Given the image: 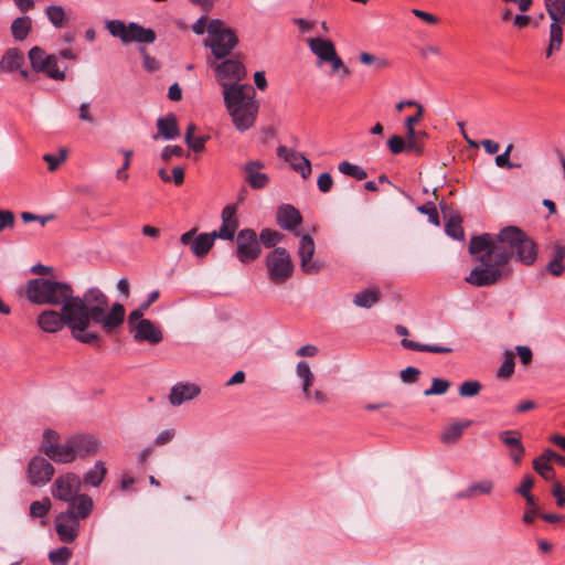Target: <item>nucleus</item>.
Here are the masks:
<instances>
[{
    "instance_id": "e2e57ef3",
    "label": "nucleus",
    "mask_w": 565,
    "mask_h": 565,
    "mask_svg": "<svg viewBox=\"0 0 565 565\" xmlns=\"http://www.w3.org/2000/svg\"><path fill=\"white\" fill-rule=\"evenodd\" d=\"M318 189L322 193H328L333 185V179L330 173L323 172L319 175L317 181Z\"/></svg>"
},
{
    "instance_id": "4c0bfd02",
    "label": "nucleus",
    "mask_w": 565,
    "mask_h": 565,
    "mask_svg": "<svg viewBox=\"0 0 565 565\" xmlns=\"http://www.w3.org/2000/svg\"><path fill=\"white\" fill-rule=\"evenodd\" d=\"M544 3L552 21L565 19V0H544Z\"/></svg>"
},
{
    "instance_id": "a211bd4d",
    "label": "nucleus",
    "mask_w": 565,
    "mask_h": 565,
    "mask_svg": "<svg viewBox=\"0 0 565 565\" xmlns=\"http://www.w3.org/2000/svg\"><path fill=\"white\" fill-rule=\"evenodd\" d=\"M68 508L65 511V515L68 516L71 521H79L87 519L93 509L94 501L88 494H77L73 502H67Z\"/></svg>"
},
{
    "instance_id": "c85d7f7f",
    "label": "nucleus",
    "mask_w": 565,
    "mask_h": 565,
    "mask_svg": "<svg viewBox=\"0 0 565 565\" xmlns=\"http://www.w3.org/2000/svg\"><path fill=\"white\" fill-rule=\"evenodd\" d=\"M471 424L472 420H466L463 423L457 422L447 426L440 436V440L446 445L457 443L461 438L465 428L469 427Z\"/></svg>"
},
{
    "instance_id": "cd10ccee",
    "label": "nucleus",
    "mask_w": 565,
    "mask_h": 565,
    "mask_svg": "<svg viewBox=\"0 0 565 565\" xmlns=\"http://www.w3.org/2000/svg\"><path fill=\"white\" fill-rule=\"evenodd\" d=\"M49 458L56 463H70L75 461L71 437H68L64 443L56 445Z\"/></svg>"
},
{
    "instance_id": "b1692460",
    "label": "nucleus",
    "mask_w": 565,
    "mask_h": 565,
    "mask_svg": "<svg viewBox=\"0 0 565 565\" xmlns=\"http://www.w3.org/2000/svg\"><path fill=\"white\" fill-rule=\"evenodd\" d=\"M158 132L153 136V139L163 138L166 140H172L180 136L177 118L173 114H168L164 117H160L157 120Z\"/></svg>"
},
{
    "instance_id": "e433bc0d",
    "label": "nucleus",
    "mask_w": 565,
    "mask_h": 565,
    "mask_svg": "<svg viewBox=\"0 0 565 565\" xmlns=\"http://www.w3.org/2000/svg\"><path fill=\"white\" fill-rule=\"evenodd\" d=\"M60 434L53 429H45L42 436V443L40 446V451L45 456H50L55 449L56 445H58Z\"/></svg>"
},
{
    "instance_id": "4468645a",
    "label": "nucleus",
    "mask_w": 565,
    "mask_h": 565,
    "mask_svg": "<svg viewBox=\"0 0 565 565\" xmlns=\"http://www.w3.org/2000/svg\"><path fill=\"white\" fill-rule=\"evenodd\" d=\"M258 107V102H256L227 110L237 130L243 132L254 126Z\"/></svg>"
},
{
    "instance_id": "423d86ee",
    "label": "nucleus",
    "mask_w": 565,
    "mask_h": 565,
    "mask_svg": "<svg viewBox=\"0 0 565 565\" xmlns=\"http://www.w3.org/2000/svg\"><path fill=\"white\" fill-rule=\"evenodd\" d=\"M266 268L269 280L276 285L286 282L295 270L291 256L284 247H275L268 253Z\"/></svg>"
},
{
    "instance_id": "7c9ffc66",
    "label": "nucleus",
    "mask_w": 565,
    "mask_h": 565,
    "mask_svg": "<svg viewBox=\"0 0 565 565\" xmlns=\"http://www.w3.org/2000/svg\"><path fill=\"white\" fill-rule=\"evenodd\" d=\"M406 139L408 152L422 154L424 152V141L427 138V132L423 130H415V127L406 128Z\"/></svg>"
},
{
    "instance_id": "5fc2aeb1",
    "label": "nucleus",
    "mask_w": 565,
    "mask_h": 565,
    "mask_svg": "<svg viewBox=\"0 0 565 565\" xmlns=\"http://www.w3.org/2000/svg\"><path fill=\"white\" fill-rule=\"evenodd\" d=\"M514 359H513V354L512 352L510 351H507L505 352V359L503 361V363L501 364V366L499 367L498 372H497V376L498 377H509L513 374L514 372Z\"/></svg>"
},
{
    "instance_id": "37998d69",
    "label": "nucleus",
    "mask_w": 565,
    "mask_h": 565,
    "mask_svg": "<svg viewBox=\"0 0 565 565\" xmlns=\"http://www.w3.org/2000/svg\"><path fill=\"white\" fill-rule=\"evenodd\" d=\"M71 557L72 551L66 546L58 547L49 553V559L52 565H67Z\"/></svg>"
},
{
    "instance_id": "2f4dec72",
    "label": "nucleus",
    "mask_w": 565,
    "mask_h": 565,
    "mask_svg": "<svg viewBox=\"0 0 565 565\" xmlns=\"http://www.w3.org/2000/svg\"><path fill=\"white\" fill-rule=\"evenodd\" d=\"M28 55L31 67L36 73L46 70L47 62L52 61V54H46L45 51L39 46H33Z\"/></svg>"
},
{
    "instance_id": "de8ad7c7",
    "label": "nucleus",
    "mask_w": 565,
    "mask_h": 565,
    "mask_svg": "<svg viewBox=\"0 0 565 565\" xmlns=\"http://www.w3.org/2000/svg\"><path fill=\"white\" fill-rule=\"evenodd\" d=\"M481 388L480 382L470 380L460 384L458 393L461 397H473L480 393Z\"/></svg>"
},
{
    "instance_id": "a878e982",
    "label": "nucleus",
    "mask_w": 565,
    "mask_h": 565,
    "mask_svg": "<svg viewBox=\"0 0 565 565\" xmlns=\"http://www.w3.org/2000/svg\"><path fill=\"white\" fill-rule=\"evenodd\" d=\"M309 47L322 62H327L337 53L334 44L328 39L313 38L309 41Z\"/></svg>"
},
{
    "instance_id": "2eb2a0df",
    "label": "nucleus",
    "mask_w": 565,
    "mask_h": 565,
    "mask_svg": "<svg viewBox=\"0 0 565 565\" xmlns=\"http://www.w3.org/2000/svg\"><path fill=\"white\" fill-rule=\"evenodd\" d=\"M74 459L87 458L96 455L100 449V441L88 434L71 436Z\"/></svg>"
},
{
    "instance_id": "09e8293b",
    "label": "nucleus",
    "mask_w": 565,
    "mask_h": 565,
    "mask_svg": "<svg viewBox=\"0 0 565 565\" xmlns=\"http://www.w3.org/2000/svg\"><path fill=\"white\" fill-rule=\"evenodd\" d=\"M565 19H561L559 22L552 21L550 25V41L554 46H561L563 43V26Z\"/></svg>"
},
{
    "instance_id": "20e7f679",
    "label": "nucleus",
    "mask_w": 565,
    "mask_h": 565,
    "mask_svg": "<svg viewBox=\"0 0 565 565\" xmlns=\"http://www.w3.org/2000/svg\"><path fill=\"white\" fill-rule=\"evenodd\" d=\"M207 39L204 45L210 47L216 60L224 58L231 54L238 43L233 29L225 25L220 19H212L207 23Z\"/></svg>"
},
{
    "instance_id": "bf43d9fd",
    "label": "nucleus",
    "mask_w": 565,
    "mask_h": 565,
    "mask_svg": "<svg viewBox=\"0 0 565 565\" xmlns=\"http://www.w3.org/2000/svg\"><path fill=\"white\" fill-rule=\"evenodd\" d=\"M121 153L124 154V163L122 166L116 171V178L120 181H127L128 180V172L127 170L130 167V160L134 154L132 150H121Z\"/></svg>"
},
{
    "instance_id": "69168bd1",
    "label": "nucleus",
    "mask_w": 565,
    "mask_h": 565,
    "mask_svg": "<svg viewBox=\"0 0 565 565\" xmlns=\"http://www.w3.org/2000/svg\"><path fill=\"white\" fill-rule=\"evenodd\" d=\"M78 118L82 121H86V122H89V124H95L96 122L95 118L90 114V104L89 103L85 102V103H82L79 105Z\"/></svg>"
},
{
    "instance_id": "0e129e2a",
    "label": "nucleus",
    "mask_w": 565,
    "mask_h": 565,
    "mask_svg": "<svg viewBox=\"0 0 565 565\" xmlns=\"http://www.w3.org/2000/svg\"><path fill=\"white\" fill-rule=\"evenodd\" d=\"M419 373L420 371L417 367L408 366L401 371L399 376L404 383H414L417 380Z\"/></svg>"
},
{
    "instance_id": "f257e3e1",
    "label": "nucleus",
    "mask_w": 565,
    "mask_h": 565,
    "mask_svg": "<svg viewBox=\"0 0 565 565\" xmlns=\"http://www.w3.org/2000/svg\"><path fill=\"white\" fill-rule=\"evenodd\" d=\"M468 250L479 265L465 280L478 288L495 285L509 277L511 269L508 265L511 259L532 266L539 254L536 243L521 227L514 225L501 228L498 234L473 236Z\"/></svg>"
},
{
    "instance_id": "f03ea898",
    "label": "nucleus",
    "mask_w": 565,
    "mask_h": 565,
    "mask_svg": "<svg viewBox=\"0 0 565 565\" xmlns=\"http://www.w3.org/2000/svg\"><path fill=\"white\" fill-rule=\"evenodd\" d=\"M108 297L97 287L84 292V300L65 303L60 311L47 309L38 316V326L47 333H55L67 327L72 337L85 344L99 341V334L90 331L92 323L98 324L102 330L110 334L125 321L126 309L124 305L114 302L108 309Z\"/></svg>"
},
{
    "instance_id": "a18cd8bd",
    "label": "nucleus",
    "mask_w": 565,
    "mask_h": 565,
    "mask_svg": "<svg viewBox=\"0 0 565 565\" xmlns=\"http://www.w3.org/2000/svg\"><path fill=\"white\" fill-rule=\"evenodd\" d=\"M445 231L447 235L458 241L462 239L465 236L463 228L461 227V218L459 216H451L445 225Z\"/></svg>"
},
{
    "instance_id": "ea45409f",
    "label": "nucleus",
    "mask_w": 565,
    "mask_h": 565,
    "mask_svg": "<svg viewBox=\"0 0 565 565\" xmlns=\"http://www.w3.org/2000/svg\"><path fill=\"white\" fill-rule=\"evenodd\" d=\"M303 399L307 403L315 405H326L329 403V397L327 393L319 388L308 387L307 390L301 391Z\"/></svg>"
},
{
    "instance_id": "a19ab883",
    "label": "nucleus",
    "mask_w": 565,
    "mask_h": 565,
    "mask_svg": "<svg viewBox=\"0 0 565 565\" xmlns=\"http://www.w3.org/2000/svg\"><path fill=\"white\" fill-rule=\"evenodd\" d=\"M282 238L284 234L270 228H264L259 234L260 246L264 245L266 248L275 247Z\"/></svg>"
},
{
    "instance_id": "603ef678",
    "label": "nucleus",
    "mask_w": 565,
    "mask_h": 565,
    "mask_svg": "<svg viewBox=\"0 0 565 565\" xmlns=\"http://www.w3.org/2000/svg\"><path fill=\"white\" fill-rule=\"evenodd\" d=\"M387 147L393 154H399L404 151L408 152L407 139L398 135H394L387 141Z\"/></svg>"
},
{
    "instance_id": "bb28decb",
    "label": "nucleus",
    "mask_w": 565,
    "mask_h": 565,
    "mask_svg": "<svg viewBox=\"0 0 565 565\" xmlns=\"http://www.w3.org/2000/svg\"><path fill=\"white\" fill-rule=\"evenodd\" d=\"M381 299V291L379 288L364 289L353 297V303L360 308L370 309L376 305Z\"/></svg>"
},
{
    "instance_id": "c9c22d12",
    "label": "nucleus",
    "mask_w": 565,
    "mask_h": 565,
    "mask_svg": "<svg viewBox=\"0 0 565 565\" xmlns=\"http://www.w3.org/2000/svg\"><path fill=\"white\" fill-rule=\"evenodd\" d=\"M402 345L406 349L418 351V352H431V353H450L451 348L431 344H422L413 340L403 339Z\"/></svg>"
},
{
    "instance_id": "6e6d98bb",
    "label": "nucleus",
    "mask_w": 565,
    "mask_h": 565,
    "mask_svg": "<svg viewBox=\"0 0 565 565\" xmlns=\"http://www.w3.org/2000/svg\"><path fill=\"white\" fill-rule=\"evenodd\" d=\"M40 73H45L50 78L55 81L65 79V72L58 70L57 57L55 55H52V61L47 62L46 70L41 71Z\"/></svg>"
},
{
    "instance_id": "aec40b11",
    "label": "nucleus",
    "mask_w": 565,
    "mask_h": 565,
    "mask_svg": "<svg viewBox=\"0 0 565 565\" xmlns=\"http://www.w3.org/2000/svg\"><path fill=\"white\" fill-rule=\"evenodd\" d=\"M264 168V163L259 160L248 161L244 166V172L246 173V182L254 190H262L269 183V178L266 173L260 170Z\"/></svg>"
},
{
    "instance_id": "393cba45",
    "label": "nucleus",
    "mask_w": 565,
    "mask_h": 565,
    "mask_svg": "<svg viewBox=\"0 0 565 565\" xmlns=\"http://www.w3.org/2000/svg\"><path fill=\"white\" fill-rule=\"evenodd\" d=\"M23 64L24 55L22 51L11 47L3 53L0 60V70L3 72H13L20 70Z\"/></svg>"
},
{
    "instance_id": "412c9836",
    "label": "nucleus",
    "mask_w": 565,
    "mask_h": 565,
    "mask_svg": "<svg viewBox=\"0 0 565 565\" xmlns=\"http://www.w3.org/2000/svg\"><path fill=\"white\" fill-rule=\"evenodd\" d=\"M276 222L282 230L294 231L302 222V216L296 207L285 204L278 207Z\"/></svg>"
},
{
    "instance_id": "7ed1b4c3",
    "label": "nucleus",
    "mask_w": 565,
    "mask_h": 565,
    "mask_svg": "<svg viewBox=\"0 0 565 565\" xmlns=\"http://www.w3.org/2000/svg\"><path fill=\"white\" fill-rule=\"evenodd\" d=\"M25 296L34 305L53 307H63L65 303L84 300V295H74L73 287L68 282L45 277L29 280L25 287Z\"/></svg>"
},
{
    "instance_id": "052dcab7",
    "label": "nucleus",
    "mask_w": 565,
    "mask_h": 565,
    "mask_svg": "<svg viewBox=\"0 0 565 565\" xmlns=\"http://www.w3.org/2000/svg\"><path fill=\"white\" fill-rule=\"evenodd\" d=\"M15 223L14 213L10 210H0V232L12 228Z\"/></svg>"
},
{
    "instance_id": "79ce46f5",
    "label": "nucleus",
    "mask_w": 565,
    "mask_h": 565,
    "mask_svg": "<svg viewBox=\"0 0 565 565\" xmlns=\"http://www.w3.org/2000/svg\"><path fill=\"white\" fill-rule=\"evenodd\" d=\"M533 469L545 480L553 479V467L550 460H544V451L533 460Z\"/></svg>"
},
{
    "instance_id": "9d476101",
    "label": "nucleus",
    "mask_w": 565,
    "mask_h": 565,
    "mask_svg": "<svg viewBox=\"0 0 565 565\" xmlns=\"http://www.w3.org/2000/svg\"><path fill=\"white\" fill-rule=\"evenodd\" d=\"M256 92L254 87L249 84H234L232 86H226L223 89V98L224 104L227 110L237 108L243 105H248L250 103H256L255 99Z\"/></svg>"
},
{
    "instance_id": "680f3d73",
    "label": "nucleus",
    "mask_w": 565,
    "mask_h": 565,
    "mask_svg": "<svg viewBox=\"0 0 565 565\" xmlns=\"http://www.w3.org/2000/svg\"><path fill=\"white\" fill-rule=\"evenodd\" d=\"M139 51L143 56L142 65L147 71L154 72V71L159 70V67H160L159 62L154 57H152L148 54L146 47H139Z\"/></svg>"
},
{
    "instance_id": "6ab92c4d",
    "label": "nucleus",
    "mask_w": 565,
    "mask_h": 565,
    "mask_svg": "<svg viewBox=\"0 0 565 565\" xmlns=\"http://www.w3.org/2000/svg\"><path fill=\"white\" fill-rule=\"evenodd\" d=\"M499 439L510 449V457L514 465L519 466L525 454L521 441V434L518 430H503L499 433Z\"/></svg>"
},
{
    "instance_id": "338daca9",
    "label": "nucleus",
    "mask_w": 565,
    "mask_h": 565,
    "mask_svg": "<svg viewBox=\"0 0 565 565\" xmlns=\"http://www.w3.org/2000/svg\"><path fill=\"white\" fill-rule=\"evenodd\" d=\"M515 351H516V354L520 358V361L524 365H527V364L531 363L532 358H533V353H532V350H531L530 347H527V345H518V347H515Z\"/></svg>"
},
{
    "instance_id": "473e14b6",
    "label": "nucleus",
    "mask_w": 565,
    "mask_h": 565,
    "mask_svg": "<svg viewBox=\"0 0 565 565\" xmlns=\"http://www.w3.org/2000/svg\"><path fill=\"white\" fill-rule=\"evenodd\" d=\"M277 156L282 158L295 171H297L301 164H303V161L307 160L302 153L288 149L286 146H279L277 148Z\"/></svg>"
},
{
    "instance_id": "9b49d317",
    "label": "nucleus",
    "mask_w": 565,
    "mask_h": 565,
    "mask_svg": "<svg viewBox=\"0 0 565 565\" xmlns=\"http://www.w3.org/2000/svg\"><path fill=\"white\" fill-rule=\"evenodd\" d=\"M54 472L53 465L40 456L33 457L28 465V479L32 486L39 487L47 483Z\"/></svg>"
},
{
    "instance_id": "6e6552de",
    "label": "nucleus",
    "mask_w": 565,
    "mask_h": 565,
    "mask_svg": "<svg viewBox=\"0 0 565 565\" xmlns=\"http://www.w3.org/2000/svg\"><path fill=\"white\" fill-rule=\"evenodd\" d=\"M262 254V247L257 234L252 228H243L236 237V256L242 263L257 259Z\"/></svg>"
},
{
    "instance_id": "f8f14e48",
    "label": "nucleus",
    "mask_w": 565,
    "mask_h": 565,
    "mask_svg": "<svg viewBox=\"0 0 565 565\" xmlns=\"http://www.w3.org/2000/svg\"><path fill=\"white\" fill-rule=\"evenodd\" d=\"M316 245L313 238L308 234H303L299 241L298 255L300 258V268L305 274H318L321 269V265L313 260Z\"/></svg>"
},
{
    "instance_id": "dca6fc26",
    "label": "nucleus",
    "mask_w": 565,
    "mask_h": 565,
    "mask_svg": "<svg viewBox=\"0 0 565 565\" xmlns=\"http://www.w3.org/2000/svg\"><path fill=\"white\" fill-rule=\"evenodd\" d=\"M222 225L217 231L211 232L213 237L233 241L235 233L238 228V220L236 217V207L234 205H226L222 211Z\"/></svg>"
},
{
    "instance_id": "864d4df0",
    "label": "nucleus",
    "mask_w": 565,
    "mask_h": 565,
    "mask_svg": "<svg viewBox=\"0 0 565 565\" xmlns=\"http://www.w3.org/2000/svg\"><path fill=\"white\" fill-rule=\"evenodd\" d=\"M564 259L556 250H553V258L546 266L547 271L553 276H561L564 273Z\"/></svg>"
},
{
    "instance_id": "f704fd0d",
    "label": "nucleus",
    "mask_w": 565,
    "mask_h": 565,
    "mask_svg": "<svg viewBox=\"0 0 565 565\" xmlns=\"http://www.w3.org/2000/svg\"><path fill=\"white\" fill-rule=\"evenodd\" d=\"M31 28L32 21L29 17H19L11 24V33L17 41H23L31 31Z\"/></svg>"
},
{
    "instance_id": "f3484780",
    "label": "nucleus",
    "mask_w": 565,
    "mask_h": 565,
    "mask_svg": "<svg viewBox=\"0 0 565 565\" xmlns=\"http://www.w3.org/2000/svg\"><path fill=\"white\" fill-rule=\"evenodd\" d=\"M134 339L137 342H148L150 344H158L162 341L163 334L159 327L151 320L145 319L135 326L131 331Z\"/></svg>"
},
{
    "instance_id": "8fccbe9b",
    "label": "nucleus",
    "mask_w": 565,
    "mask_h": 565,
    "mask_svg": "<svg viewBox=\"0 0 565 565\" xmlns=\"http://www.w3.org/2000/svg\"><path fill=\"white\" fill-rule=\"evenodd\" d=\"M450 387V382L444 379L434 377L431 381V386L424 391L425 396L430 395H443Z\"/></svg>"
},
{
    "instance_id": "0eeeda50",
    "label": "nucleus",
    "mask_w": 565,
    "mask_h": 565,
    "mask_svg": "<svg viewBox=\"0 0 565 565\" xmlns=\"http://www.w3.org/2000/svg\"><path fill=\"white\" fill-rule=\"evenodd\" d=\"M210 65L214 68L216 81L225 89L226 86L239 84L246 76V70L243 63L235 58H227L218 64Z\"/></svg>"
},
{
    "instance_id": "c756f323",
    "label": "nucleus",
    "mask_w": 565,
    "mask_h": 565,
    "mask_svg": "<svg viewBox=\"0 0 565 565\" xmlns=\"http://www.w3.org/2000/svg\"><path fill=\"white\" fill-rule=\"evenodd\" d=\"M107 475L105 463L100 460L96 461L94 467L87 470L83 476V483L86 486L98 487Z\"/></svg>"
},
{
    "instance_id": "1a4fd4ad",
    "label": "nucleus",
    "mask_w": 565,
    "mask_h": 565,
    "mask_svg": "<svg viewBox=\"0 0 565 565\" xmlns=\"http://www.w3.org/2000/svg\"><path fill=\"white\" fill-rule=\"evenodd\" d=\"M82 487L81 478L73 473L67 472L58 476L52 486V495L64 502H73Z\"/></svg>"
},
{
    "instance_id": "3c124183",
    "label": "nucleus",
    "mask_w": 565,
    "mask_h": 565,
    "mask_svg": "<svg viewBox=\"0 0 565 565\" xmlns=\"http://www.w3.org/2000/svg\"><path fill=\"white\" fill-rule=\"evenodd\" d=\"M51 509V500L45 498L41 501H33L30 505V515L32 518H43Z\"/></svg>"
},
{
    "instance_id": "4be33fe9",
    "label": "nucleus",
    "mask_w": 565,
    "mask_h": 565,
    "mask_svg": "<svg viewBox=\"0 0 565 565\" xmlns=\"http://www.w3.org/2000/svg\"><path fill=\"white\" fill-rule=\"evenodd\" d=\"M200 392L201 390L196 384L178 383L171 388L169 399L173 406H179L186 401L195 398Z\"/></svg>"
},
{
    "instance_id": "49530a36",
    "label": "nucleus",
    "mask_w": 565,
    "mask_h": 565,
    "mask_svg": "<svg viewBox=\"0 0 565 565\" xmlns=\"http://www.w3.org/2000/svg\"><path fill=\"white\" fill-rule=\"evenodd\" d=\"M47 19L56 28H62L65 23V11L61 6H50L45 10Z\"/></svg>"
},
{
    "instance_id": "5701e85b",
    "label": "nucleus",
    "mask_w": 565,
    "mask_h": 565,
    "mask_svg": "<svg viewBox=\"0 0 565 565\" xmlns=\"http://www.w3.org/2000/svg\"><path fill=\"white\" fill-rule=\"evenodd\" d=\"M78 521H71L65 512L60 513L55 520V530L61 541L72 543L78 534Z\"/></svg>"
},
{
    "instance_id": "ddd939ff",
    "label": "nucleus",
    "mask_w": 565,
    "mask_h": 565,
    "mask_svg": "<svg viewBox=\"0 0 565 565\" xmlns=\"http://www.w3.org/2000/svg\"><path fill=\"white\" fill-rule=\"evenodd\" d=\"M196 228H192L183 233L180 237V242L183 245H190L191 252L196 257L205 256L212 248L215 237L212 233H202L195 237Z\"/></svg>"
},
{
    "instance_id": "4d7b16f0",
    "label": "nucleus",
    "mask_w": 565,
    "mask_h": 565,
    "mask_svg": "<svg viewBox=\"0 0 565 565\" xmlns=\"http://www.w3.org/2000/svg\"><path fill=\"white\" fill-rule=\"evenodd\" d=\"M512 150H513V145L509 143L505 147V150L503 151V153L498 154L495 157V159H494L495 164L500 168H508V169L519 168L520 164H516V163H513L510 161V154H511Z\"/></svg>"
},
{
    "instance_id": "39448f33",
    "label": "nucleus",
    "mask_w": 565,
    "mask_h": 565,
    "mask_svg": "<svg viewBox=\"0 0 565 565\" xmlns=\"http://www.w3.org/2000/svg\"><path fill=\"white\" fill-rule=\"evenodd\" d=\"M106 30L111 36L119 39L124 44H130L134 42L149 44L156 41V32L137 22L126 24L121 20H109L106 22Z\"/></svg>"
},
{
    "instance_id": "13d9d810",
    "label": "nucleus",
    "mask_w": 565,
    "mask_h": 565,
    "mask_svg": "<svg viewBox=\"0 0 565 565\" xmlns=\"http://www.w3.org/2000/svg\"><path fill=\"white\" fill-rule=\"evenodd\" d=\"M417 211L422 214H426L428 216V220L431 224L438 226L440 224L439 222V215H438V211L435 206L434 203L431 202H428V203H425L423 205H419L417 207Z\"/></svg>"
},
{
    "instance_id": "774afa93",
    "label": "nucleus",
    "mask_w": 565,
    "mask_h": 565,
    "mask_svg": "<svg viewBox=\"0 0 565 565\" xmlns=\"http://www.w3.org/2000/svg\"><path fill=\"white\" fill-rule=\"evenodd\" d=\"M143 311L145 309H142V307L140 306L138 309L131 311L128 316V320H127V324H128V328L130 330V332L132 330H135V326L139 322V321H143L145 319L142 318L143 316Z\"/></svg>"
},
{
    "instance_id": "72a5a7b5",
    "label": "nucleus",
    "mask_w": 565,
    "mask_h": 565,
    "mask_svg": "<svg viewBox=\"0 0 565 565\" xmlns=\"http://www.w3.org/2000/svg\"><path fill=\"white\" fill-rule=\"evenodd\" d=\"M296 375L300 380L301 391L312 387L316 376L307 361H299L296 365Z\"/></svg>"
},
{
    "instance_id": "c03bdc74",
    "label": "nucleus",
    "mask_w": 565,
    "mask_h": 565,
    "mask_svg": "<svg viewBox=\"0 0 565 565\" xmlns=\"http://www.w3.org/2000/svg\"><path fill=\"white\" fill-rule=\"evenodd\" d=\"M67 150L65 148H61L58 154L45 153L43 156V160L47 163V170L53 172L57 170V168L66 160Z\"/></svg>"
},
{
    "instance_id": "58836bf2",
    "label": "nucleus",
    "mask_w": 565,
    "mask_h": 565,
    "mask_svg": "<svg viewBox=\"0 0 565 565\" xmlns=\"http://www.w3.org/2000/svg\"><path fill=\"white\" fill-rule=\"evenodd\" d=\"M338 170L344 174V175H349V177H352L359 181L361 180H364L367 178V173L366 171L360 167V166H356V164H353L349 161H342L339 163L338 166Z\"/></svg>"
}]
</instances>
